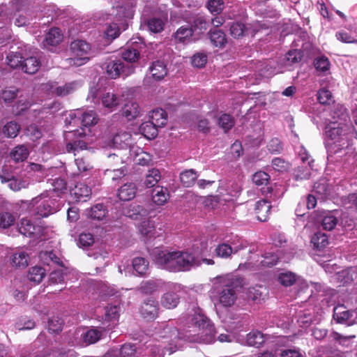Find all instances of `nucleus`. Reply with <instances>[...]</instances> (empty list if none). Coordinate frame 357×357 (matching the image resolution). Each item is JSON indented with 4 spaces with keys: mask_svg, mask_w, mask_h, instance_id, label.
<instances>
[{
    "mask_svg": "<svg viewBox=\"0 0 357 357\" xmlns=\"http://www.w3.org/2000/svg\"><path fill=\"white\" fill-rule=\"evenodd\" d=\"M314 66L317 70L320 72H326L329 70L331 63L326 56H320L314 59Z\"/></svg>",
    "mask_w": 357,
    "mask_h": 357,
    "instance_id": "59",
    "label": "nucleus"
},
{
    "mask_svg": "<svg viewBox=\"0 0 357 357\" xmlns=\"http://www.w3.org/2000/svg\"><path fill=\"white\" fill-rule=\"evenodd\" d=\"M328 123H351L347 109L340 104L333 105L330 110V118L327 119Z\"/></svg>",
    "mask_w": 357,
    "mask_h": 357,
    "instance_id": "14",
    "label": "nucleus"
},
{
    "mask_svg": "<svg viewBox=\"0 0 357 357\" xmlns=\"http://www.w3.org/2000/svg\"><path fill=\"white\" fill-rule=\"evenodd\" d=\"M106 71L110 78L116 79L121 75L128 77L134 72V67L132 65H125L121 60H114L107 63Z\"/></svg>",
    "mask_w": 357,
    "mask_h": 357,
    "instance_id": "9",
    "label": "nucleus"
},
{
    "mask_svg": "<svg viewBox=\"0 0 357 357\" xmlns=\"http://www.w3.org/2000/svg\"><path fill=\"white\" fill-rule=\"evenodd\" d=\"M150 255L153 262L159 268L169 272L177 273V250L169 251L155 248L151 250Z\"/></svg>",
    "mask_w": 357,
    "mask_h": 357,
    "instance_id": "5",
    "label": "nucleus"
},
{
    "mask_svg": "<svg viewBox=\"0 0 357 357\" xmlns=\"http://www.w3.org/2000/svg\"><path fill=\"white\" fill-rule=\"evenodd\" d=\"M29 148L25 144H20L15 146L10 152V157L16 162H23L29 155Z\"/></svg>",
    "mask_w": 357,
    "mask_h": 357,
    "instance_id": "21",
    "label": "nucleus"
},
{
    "mask_svg": "<svg viewBox=\"0 0 357 357\" xmlns=\"http://www.w3.org/2000/svg\"><path fill=\"white\" fill-rule=\"evenodd\" d=\"M140 113L139 105L135 102H128L123 108V114L128 120H132L137 118Z\"/></svg>",
    "mask_w": 357,
    "mask_h": 357,
    "instance_id": "32",
    "label": "nucleus"
},
{
    "mask_svg": "<svg viewBox=\"0 0 357 357\" xmlns=\"http://www.w3.org/2000/svg\"><path fill=\"white\" fill-rule=\"evenodd\" d=\"M167 17L163 18L152 17L148 21V28L153 33L161 32L165 26Z\"/></svg>",
    "mask_w": 357,
    "mask_h": 357,
    "instance_id": "45",
    "label": "nucleus"
},
{
    "mask_svg": "<svg viewBox=\"0 0 357 357\" xmlns=\"http://www.w3.org/2000/svg\"><path fill=\"white\" fill-rule=\"evenodd\" d=\"M346 30H340L335 33L337 40L344 43H357V27Z\"/></svg>",
    "mask_w": 357,
    "mask_h": 357,
    "instance_id": "24",
    "label": "nucleus"
},
{
    "mask_svg": "<svg viewBox=\"0 0 357 357\" xmlns=\"http://www.w3.org/2000/svg\"><path fill=\"white\" fill-rule=\"evenodd\" d=\"M197 177V173L191 169L181 173L180 181L184 187L188 188L195 183Z\"/></svg>",
    "mask_w": 357,
    "mask_h": 357,
    "instance_id": "34",
    "label": "nucleus"
},
{
    "mask_svg": "<svg viewBox=\"0 0 357 357\" xmlns=\"http://www.w3.org/2000/svg\"><path fill=\"white\" fill-rule=\"evenodd\" d=\"M6 63L12 68H22V56L19 52H10L6 56Z\"/></svg>",
    "mask_w": 357,
    "mask_h": 357,
    "instance_id": "51",
    "label": "nucleus"
},
{
    "mask_svg": "<svg viewBox=\"0 0 357 357\" xmlns=\"http://www.w3.org/2000/svg\"><path fill=\"white\" fill-rule=\"evenodd\" d=\"M210 40L214 46L219 47H223L227 41L225 33L220 30H211Z\"/></svg>",
    "mask_w": 357,
    "mask_h": 357,
    "instance_id": "47",
    "label": "nucleus"
},
{
    "mask_svg": "<svg viewBox=\"0 0 357 357\" xmlns=\"http://www.w3.org/2000/svg\"><path fill=\"white\" fill-rule=\"evenodd\" d=\"M181 288L180 284H171L169 286V289L172 291H169L164 294L161 298L162 305L167 309L176 307L179 303V296L175 291H178Z\"/></svg>",
    "mask_w": 357,
    "mask_h": 357,
    "instance_id": "12",
    "label": "nucleus"
},
{
    "mask_svg": "<svg viewBox=\"0 0 357 357\" xmlns=\"http://www.w3.org/2000/svg\"><path fill=\"white\" fill-rule=\"evenodd\" d=\"M328 160L331 162H350L356 156L350 145L353 138H357V132L351 123H328L325 128Z\"/></svg>",
    "mask_w": 357,
    "mask_h": 357,
    "instance_id": "2",
    "label": "nucleus"
},
{
    "mask_svg": "<svg viewBox=\"0 0 357 357\" xmlns=\"http://www.w3.org/2000/svg\"><path fill=\"white\" fill-rule=\"evenodd\" d=\"M177 272L188 271L199 264L197 257L191 252L177 250Z\"/></svg>",
    "mask_w": 357,
    "mask_h": 357,
    "instance_id": "10",
    "label": "nucleus"
},
{
    "mask_svg": "<svg viewBox=\"0 0 357 357\" xmlns=\"http://www.w3.org/2000/svg\"><path fill=\"white\" fill-rule=\"evenodd\" d=\"M18 89L15 87L6 88L1 91L0 98L6 103L12 102L17 96Z\"/></svg>",
    "mask_w": 357,
    "mask_h": 357,
    "instance_id": "56",
    "label": "nucleus"
},
{
    "mask_svg": "<svg viewBox=\"0 0 357 357\" xmlns=\"http://www.w3.org/2000/svg\"><path fill=\"white\" fill-rule=\"evenodd\" d=\"M160 287V282L158 280H149L141 284L140 290L146 294H152Z\"/></svg>",
    "mask_w": 357,
    "mask_h": 357,
    "instance_id": "61",
    "label": "nucleus"
},
{
    "mask_svg": "<svg viewBox=\"0 0 357 357\" xmlns=\"http://www.w3.org/2000/svg\"><path fill=\"white\" fill-rule=\"evenodd\" d=\"M158 302L153 298H149L145 301L140 307L142 316L147 320L155 319L158 315Z\"/></svg>",
    "mask_w": 357,
    "mask_h": 357,
    "instance_id": "16",
    "label": "nucleus"
},
{
    "mask_svg": "<svg viewBox=\"0 0 357 357\" xmlns=\"http://www.w3.org/2000/svg\"><path fill=\"white\" fill-rule=\"evenodd\" d=\"M107 214V209L102 204H97L91 208L88 213V215L93 219L100 220H102Z\"/></svg>",
    "mask_w": 357,
    "mask_h": 357,
    "instance_id": "39",
    "label": "nucleus"
},
{
    "mask_svg": "<svg viewBox=\"0 0 357 357\" xmlns=\"http://www.w3.org/2000/svg\"><path fill=\"white\" fill-rule=\"evenodd\" d=\"M218 124L225 132H227L234 126V121L230 115L223 114L218 119Z\"/></svg>",
    "mask_w": 357,
    "mask_h": 357,
    "instance_id": "63",
    "label": "nucleus"
},
{
    "mask_svg": "<svg viewBox=\"0 0 357 357\" xmlns=\"http://www.w3.org/2000/svg\"><path fill=\"white\" fill-rule=\"evenodd\" d=\"M62 39L63 35L61 34L59 29H51L45 36V40L43 42L44 46H56L62 41Z\"/></svg>",
    "mask_w": 357,
    "mask_h": 357,
    "instance_id": "26",
    "label": "nucleus"
},
{
    "mask_svg": "<svg viewBox=\"0 0 357 357\" xmlns=\"http://www.w3.org/2000/svg\"><path fill=\"white\" fill-rule=\"evenodd\" d=\"M86 135L85 129L83 128L66 131L64 139L66 141V151L68 153L73 152L76 155V152L86 149V143L82 139Z\"/></svg>",
    "mask_w": 357,
    "mask_h": 357,
    "instance_id": "7",
    "label": "nucleus"
},
{
    "mask_svg": "<svg viewBox=\"0 0 357 357\" xmlns=\"http://www.w3.org/2000/svg\"><path fill=\"white\" fill-rule=\"evenodd\" d=\"M149 210L145 208L136 203H132L130 205L123 208V214L126 217L134 220H138L148 215Z\"/></svg>",
    "mask_w": 357,
    "mask_h": 357,
    "instance_id": "15",
    "label": "nucleus"
},
{
    "mask_svg": "<svg viewBox=\"0 0 357 357\" xmlns=\"http://www.w3.org/2000/svg\"><path fill=\"white\" fill-rule=\"evenodd\" d=\"M140 348L137 351L136 347L130 344H126L118 351L120 357H139Z\"/></svg>",
    "mask_w": 357,
    "mask_h": 357,
    "instance_id": "50",
    "label": "nucleus"
},
{
    "mask_svg": "<svg viewBox=\"0 0 357 357\" xmlns=\"http://www.w3.org/2000/svg\"><path fill=\"white\" fill-rule=\"evenodd\" d=\"M132 144L131 135L127 132H121L113 137L109 146L113 148L123 149L130 148Z\"/></svg>",
    "mask_w": 357,
    "mask_h": 357,
    "instance_id": "17",
    "label": "nucleus"
},
{
    "mask_svg": "<svg viewBox=\"0 0 357 357\" xmlns=\"http://www.w3.org/2000/svg\"><path fill=\"white\" fill-rule=\"evenodd\" d=\"M278 280L282 285L289 287L292 285L297 280V277L294 273L284 272L279 275Z\"/></svg>",
    "mask_w": 357,
    "mask_h": 357,
    "instance_id": "60",
    "label": "nucleus"
},
{
    "mask_svg": "<svg viewBox=\"0 0 357 357\" xmlns=\"http://www.w3.org/2000/svg\"><path fill=\"white\" fill-rule=\"evenodd\" d=\"M24 134L33 142L43 137L42 130L35 124H31L27 126L24 130Z\"/></svg>",
    "mask_w": 357,
    "mask_h": 357,
    "instance_id": "53",
    "label": "nucleus"
},
{
    "mask_svg": "<svg viewBox=\"0 0 357 357\" xmlns=\"http://www.w3.org/2000/svg\"><path fill=\"white\" fill-rule=\"evenodd\" d=\"M18 230L22 235L33 238H38L42 235L41 227L33 225L29 220L26 218L21 220L18 225Z\"/></svg>",
    "mask_w": 357,
    "mask_h": 357,
    "instance_id": "13",
    "label": "nucleus"
},
{
    "mask_svg": "<svg viewBox=\"0 0 357 357\" xmlns=\"http://www.w3.org/2000/svg\"><path fill=\"white\" fill-rule=\"evenodd\" d=\"M271 208V205L266 200L261 199L257 202L255 209L257 219L259 221L265 222L267 220Z\"/></svg>",
    "mask_w": 357,
    "mask_h": 357,
    "instance_id": "23",
    "label": "nucleus"
},
{
    "mask_svg": "<svg viewBox=\"0 0 357 357\" xmlns=\"http://www.w3.org/2000/svg\"><path fill=\"white\" fill-rule=\"evenodd\" d=\"M268 337L259 331H252L247 335L246 342L249 346L259 347L267 340Z\"/></svg>",
    "mask_w": 357,
    "mask_h": 357,
    "instance_id": "25",
    "label": "nucleus"
},
{
    "mask_svg": "<svg viewBox=\"0 0 357 357\" xmlns=\"http://www.w3.org/2000/svg\"><path fill=\"white\" fill-rule=\"evenodd\" d=\"M70 50L75 57L66 60L70 66H81L89 61L91 45L87 42L82 40H74L70 44Z\"/></svg>",
    "mask_w": 357,
    "mask_h": 357,
    "instance_id": "6",
    "label": "nucleus"
},
{
    "mask_svg": "<svg viewBox=\"0 0 357 357\" xmlns=\"http://www.w3.org/2000/svg\"><path fill=\"white\" fill-rule=\"evenodd\" d=\"M73 193L77 202H86L91 196V189L84 183H77L73 190Z\"/></svg>",
    "mask_w": 357,
    "mask_h": 357,
    "instance_id": "28",
    "label": "nucleus"
},
{
    "mask_svg": "<svg viewBox=\"0 0 357 357\" xmlns=\"http://www.w3.org/2000/svg\"><path fill=\"white\" fill-rule=\"evenodd\" d=\"M120 307L118 305H108L105 308V318L109 321L117 320L119 316Z\"/></svg>",
    "mask_w": 357,
    "mask_h": 357,
    "instance_id": "64",
    "label": "nucleus"
},
{
    "mask_svg": "<svg viewBox=\"0 0 357 357\" xmlns=\"http://www.w3.org/2000/svg\"><path fill=\"white\" fill-rule=\"evenodd\" d=\"M32 105L33 102L31 100L26 98H23L20 96L19 100L14 106V112L15 115L22 114L23 112L27 110Z\"/></svg>",
    "mask_w": 357,
    "mask_h": 357,
    "instance_id": "55",
    "label": "nucleus"
},
{
    "mask_svg": "<svg viewBox=\"0 0 357 357\" xmlns=\"http://www.w3.org/2000/svg\"><path fill=\"white\" fill-rule=\"evenodd\" d=\"M353 313L354 312L348 310L344 305H337L333 310V318L338 323L346 324L351 320Z\"/></svg>",
    "mask_w": 357,
    "mask_h": 357,
    "instance_id": "18",
    "label": "nucleus"
},
{
    "mask_svg": "<svg viewBox=\"0 0 357 357\" xmlns=\"http://www.w3.org/2000/svg\"><path fill=\"white\" fill-rule=\"evenodd\" d=\"M81 86V82L73 81L66 83L63 86H56L52 89V91L58 96H66L75 91Z\"/></svg>",
    "mask_w": 357,
    "mask_h": 357,
    "instance_id": "19",
    "label": "nucleus"
},
{
    "mask_svg": "<svg viewBox=\"0 0 357 357\" xmlns=\"http://www.w3.org/2000/svg\"><path fill=\"white\" fill-rule=\"evenodd\" d=\"M101 101L102 105L112 111L119 104L118 97L113 93L107 92L101 96Z\"/></svg>",
    "mask_w": 357,
    "mask_h": 357,
    "instance_id": "33",
    "label": "nucleus"
},
{
    "mask_svg": "<svg viewBox=\"0 0 357 357\" xmlns=\"http://www.w3.org/2000/svg\"><path fill=\"white\" fill-rule=\"evenodd\" d=\"M40 66V62L36 56H29L23 60L22 70L28 74H34Z\"/></svg>",
    "mask_w": 357,
    "mask_h": 357,
    "instance_id": "30",
    "label": "nucleus"
},
{
    "mask_svg": "<svg viewBox=\"0 0 357 357\" xmlns=\"http://www.w3.org/2000/svg\"><path fill=\"white\" fill-rule=\"evenodd\" d=\"M311 242L314 248L317 249H322L328 243V236L324 233L317 231L313 235Z\"/></svg>",
    "mask_w": 357,
    "mask_h": 357,
    "instance_id": "49",
    "label": "nucleus"
},
{
    "mask_svg": "<svg viewBox=\"0 0 357 357\" xmlns=\"http://www.w3.org/2000/svg\"><path fill=\"white\" fill-rule=\"evenodd\" d=\"M169 199V192L167 188L158 186L152 192V200L158 205H164Z\"/></svg>",
    "mask_w": 357,
    "mask_h": 357,
    "instance_id": "27",
    "label": "nucleus"
},
{
    "mask_svg": "<svg viewBox=\"0 0 357 357\" xmlns=\"http://www.w3.org/2000/svg\"><path fill=\"white\" fill-rule=\"evenodd\" d=\"M164 349L157 339H149L141 347L139 357H163Z\"/></svg>",
    "mask_w": 357,
    "mask_h": 357,
    "instance_id": "11",
    "label": "nucleus"
},
{
    "mask_svg": "<svg viewBox=\"0 0 357 357\" xmlns=\"http://www.w3.org/2000/svg\"><path fill=\"white\" fill-rule=\"evenodd\" d=\"M101 331L97 328H91L82 334L83 341L86 344L97 342L101 337Z\"/></svg>",
    "mask_w": 357,
    "mask_h": 357,
    "instance_id": "41",
    "label": "nucleus"
},
{
    "mask_svg": "<svg viewBox=\"0 0 357 357\" xmlns=\"http://www.w3.org/2000/svg\"><path fill=\"white\" fill-rule=\"evenodd\" d=\"M302 58V54L297 50H289L284 56L283 63L284 67H288L294 63H298Z\"/></svg>",
    "mask_w": 357,
    "mask_h": 357,
    "instance_id": "43",
    "label": "nucleus"
},
{
    "mask_svg": "<svg viewBox=\"0 0 357 357\" xmlns=\"http://www.w3.org/2000/svg\"><path fill=\"white\" fill-rule=\"evenodd\" d=\"M267 28L268 26L261 22H255L249 24V26H245L244 24L236 22L231 25L230 33L234 38H240L246 34L254 36L260 30Z\"/></svg>",
    "mask_w": 357,
    "mask_h": 357,
    "instance_id": "8",
    "label": "nucleus"
},
{
    "mask_svg": "<svg viewBox=\"0 0 357 357\" xmlns=\"http://www.w3.org/2000/svg\"><path fill=\"white\" fill-rule=\"evenodd\" d=\"M28 254L24 251H20L13 255L11 261L16 267L24 268L28 265Z\"/></svg>",
    "mask_w": 357,
    "mask_h": 357,
    "instance_id": "44",
    "label": "nucleus"
},
{
    "mask_svg": "<svg viewBox=\"0 0 357 357\" xmlns=\"http://www.w3.org/2000/svg\"><path fill=\"white\" fill-rule=\"evenodd\" d=\"M132 267L138 275H144L149 270V262L143 257H136L132 260Z\"/></svg>",
    "mask_w": 357,
    "mask_h": 357,
    "instance_id": "40",
    "label": "nucleus"
},
{
    "mask_svg": "<svg viewBox=\"0 0 357 357\" xmlns=\"http://www.w3.org/2000/svg\"><path fill=\"white\" fill-rule=\"evenodd\" d=\"M337 218L331 212L326 213L322 218L321 226L324 229L331 231L337 224Z\"/></svg>",
    "mask_w": 357,
    "mask_h": 357,
    "instance_id": "48",
    "label": "nucleus"
},
{
    "mask_svg": "<svg viewBox=\"0 0 357 357\" xmlns=\"http://www.w3.org/2000/svg\"><path fill=\"white\" fill-rule=\"evenodd\" d=\"M78 116H80V123L83 126L87 128L97 123L98 118L93 111H89L86 112L81 113L77 112Z\"/></svg>",
    "mask_w": 357,
    "mask_h": 357,
    "instance_id": "35",
    "label": "nucleus"
},
{
    "mask_svg": "<svg viewBox=\"0 0 357 357\" xmlns=\"http://www.w3.org/2000/svg\"><path fill=\"white\" fill-rule=\"evenodd\" d=\"M158 126L151 121H146L140 126V131L149 139L155 138L158 135Z\"/></svg>",
    "mask_w": 357,
    "mask_h": 357,
    "instance_id": "36",
    "label": "nucleus"
},
{
    "mask_svg": "<svg viewBox=\"0 0 357 357\" xmlns=\"http://www.w3.org/2000/svg\"><path fill=\"white\" fill-rule=\"evenodd\" d=\"M21 126L15 121L8 122L2 128L3 135L10 138H15L17 136Z\"/></svg>",
    "mask_w": 357,
    "mask_h": 357,
    "instance_id": "38",
    "label": "nucleus"
},
{
    "mask_svg": "<svg viewBox=\"0 0 357 357\" xmlns=\"http://www.w3.org/2000/svg\"><path fill=\"white\" fill-rule=\"evenodd\" d=\"M150 121L158 128L163 127L166 125L167 117L166 112L162 109H154L151 112Z\"/></svg>",
    "mask_w": 357,
    "mask_h": 357,
    "instance_id": "29",
    "label": "nucleus"
},
{
    "mask_svg": "<svg viewBox=\"0 0 357 357\" xmlns=\"http://www.w3.org/2000/svg\"><path fill=\"white\" fill-rule=\"evenodd\" d=\"M241 284L242 279L232 274L216 277L211 290L215 304L225 307L232 306L237 299V289Z\"/></svg>",
    "mask_w": 357,
    "mask_h": 357,
    "instance_id": "3",
    "label": "nucleus"
},
{
    "mask_svg": "<svg viewBox=\"0 0 357 357\" xmlns=\"http://www.w3.org/2000/svg\"><path fill=\"white\" fill-rule=\"evenodd\" d=\"M192 29L188 26L180 27L174 34V38L176 42L186 43L191 40L192 36Z\"/></svg>",
    "mask_w": 357,
    "mask_h": 357,
    "instance_id": "31",
    "label": "nucleus"
},
{
    "mask_svg": "<svg viewBox=\"0 0 357 357\" xmlns=\"http://www.w3.org/2000/svg\"><path fill=\"white\" fill-rule=\"evenodd\" d=\"M161 178L160 171L157 169H149L146 174L144 184L147 188L154 187Z\"/></svg>",
    "mask_w": 357,
    "mask_h": 357,
    "instance_id": "42",
    "label": "nucleus"
},
{
    "mask_svg": "<svg viewBox=\"0 0 357 357\" xmlns=\"http://www.w3.org/2000/svg\"><path fill=\"white\" fill-rule=\"evenodd\" d=\"M45 275V270L40 266H34L29 269L28 278L36 284L40 283Z\"/></svg>",
    "mask_w": 357,
    "mask_h": 357,
    "instance_id": "46",
    "label": "nucleus"
},
{
    "mask_svg": "<svg viewBox=\"0 0 357 357\" xmlns=\"http://www.w3.org/2000/svg\"><path fill=\"white\" fill-rule=\"evenodd\" d=\"M149 71L152 77L155 80H160L167 74V69L165 63L162 61H153L149 67Z\"/></svg>",
    "mask_w": 357,
    "mask_h": 357,
    "instance_id": "20",
    "label": "nucleus"
},
{
    "mask_svg": "<svg viewBox=\"0 0 357 357\" xmlns=\"http://www.w3.org/2000/svg\"><path fill=\"white\" fill-rule=\"evenodd\" d=\"M120 31L118 25L115 23L107 24L103 31L104 38L108 41H112L119 36Z\"/></svg>",
    "mask_w": 357,
    "mask_h": 357,
    "instance_id": "52",
    "label": "nucleus"
},
{
    "mask_svg": "<svg viewBox=\"0 0 357 357\" xmlns=\"http://www.w3.org/2000/svg\"><path fill=\"white\" fill-rule=\"evenodd\" d=\"M137 188L133 183H127L118 190V197L122 201H129L135 197Z\"/></svg>",
    "mask_w": 357,
    "mask_h": 357,
    "instance_id": "22",
    "label": "nucleus"
},
{
    "mask_svg": "<svg viewBox=\"0 0 357 357\" xmlns=\"http://www.w3.org/2000/svg\"><path fill=\"white\" fill-rule=\"evenodd\" d=\"M139 230L142 235L148 238L155 236V225L150 220L142 221L139 226Z\"/></svg>",
    "mask_w": 357,
    "mask_h": 357,
    "instance_id": "37",
    "label": "nucleus"
},
{
    "mask_svg": "<svg viewBox=\"0 0 357 357\" xmlns=\"http://www.w3.org/2000/svg\"><path fill=\"white\" fill-rule=\"evenodd\" d=\"M139 57V52L135 48H127L122 52V58L129 63L136 62Z\"/></svg>",
    "mask_w": 357,
    "mask_h": 357,
    "instance_id": "62",
    "label": "nucleus"
},
{
    "mask_svg": "<svg viewBox=\"0 0 357 357\" xmlns=\"http://www.w3.org/2000/svg\"><path fill=\"white\" fill-rule=\"evenodd\" d=\"M188 328L180 332L171 324H162L151 339H157L162 349L172 354L186 342L211 344L215 342V328L211 321L197 308L188 316Z\"/></svg>",
    "mask_w": 357,
    "mask_h": 357,
    "instance_id": "1",
    "label": "nucleus"
},
{
    "mask_svg": "<svg viewBox=\"0 0 357 357\" xmlns=\"http://www.w3.org/2000/svg\"><path fill=\"white\" fill-rule=\"evenodd\" d=\"M31 212L38 218H46L60 208L59 200L53 192H44L31 202Z\"/></svg>",
    "mask_w": 357,
    "mask_h": 357,
    "instance_id": "4",
    "label": "nucleus"
},
{
    "mask_svg": "<svg viewBox=\"0 0 357 357\" xmlns=\"http://www.w3.org/2000/svg\"><path fill=\"white\" fill-rule=\"evenodd\" d=\"M312 164L298 167L294 173L296 180L308 179L311 175Z\"/></svg>",
    "mask_w": 357,
    "mask_h": 357,
    "instance_id": "54",
    "label": "nucleus"
},
{
    "mask_svg": "<svg viewBox=\"0 0 357 357\" xmlns=\"http://www.w3.org/2000/svg\"><path fill=\"white\" fill-rule=\"evenodd\" d=\"M208 22L203 16L197 17L195 19L192 29L193 33H201L205 31L207 29Z\"/></svg>",
    "mask_w": 357,
    "mask_h": 357,
    "instance_id": "58",
    "label": "nucleus"
},
{
    "mask_svg": "<svg viewBox=\"0 0 357 357\" xmlns=\"http://www.w3.org/2000/svg\"><path fill=\"white\" fill-rule=\"evenodd\" d=\"M215 253L217 257L227 259L232 255V250L229 244L220 243L215 249Z\"/></svg>",
    "mask_w": 357,
    "mask_h": 357,
    "instance_id": "57",
    "label": "nucleus"
}]
</instances>
